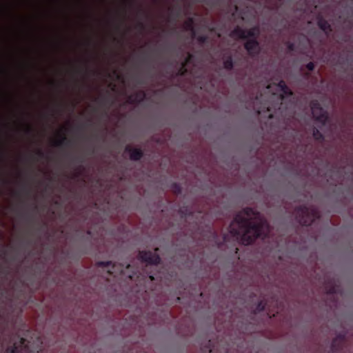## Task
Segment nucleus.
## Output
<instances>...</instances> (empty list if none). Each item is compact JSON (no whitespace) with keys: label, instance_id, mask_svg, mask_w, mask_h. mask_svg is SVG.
I'll return each instance as SVG.
<instances>
[{"label":"nucleus","instance_id":"f257e3e1","mask_svg":"<svg viewBox=\"0 0 353 353\" xmlns=\"http://www.w3.org/2000/svg\"><path fill=\"white\" fill-rule=\"evenodd\" d=\"M229 231L243 244L250 245L257 239L268 238L270 226L260 212L252 208H245L236 214Z\"/></svg>","mask_w":353,"mask_h":353},{"label":"nucleus","instance_id":"f03ea898","mask_svg":"<svg viewBox=\"0 0 353 353\" xmlns=\"http://www.w3.org/2000/svg\"><path fill=\"white\" fill-rule=\"evenodd\" d=\"M277 86L282 93L277 97V102L274 105H271L268 101L263 99L262 93H258L253 99L252 108L258 114L267 112H270V118H273L274 114L283 119L292 117L294 114V101L292 99L293 92L283 81H280Z\"/></svg>","mask_w":353,"mask_h":353},{"label":"nucleus","instance_id":"7ed1b4c3","mask_svg":"<svg viewBox=\"0 0 353 353\" xmlns=\"http://www.w3.org/2000/svg\"><path fill=\"white\" fill-rule=\"evenodd\" d=\"M296 221L302 225H310L320 217L319 210L313 207L300 205L294 210Z\"/></svg>","mask_w":353,"mask_h":353},{"label":"nucleus","instance_id":"20e7f679","mask_svg":"<svg viewBox=\"0 0 353 353\" xmlns=\"http://www.w3.org/2000/svg\"><path fill=\"white\" fill-rule=\"evenodd\" d=\"M260 29L259 26H255L250 29H245L237 26L230 33L231 38L234 39L248 40L243 44H260L256 38L259 34Z\"/></svg>","mask_w":353,"mask_h":353},{"label":"nucleus","instance_id":"39448f33","mask_svg":"<svg viewBox=\"0 0 353 353\" xmlns=\"http://www.w3.org/2000/svg\"><path fill=\"white\" fill-rule=\"evenodd\" d=\"M197 68L195 55L188 52L185 59L180 65L178 74L179 76L194 75Z\"/></svg>","mask_w":353,"mask_h":353},{"label":"nucleus","instance_id":"423d86ee","mask_svg":"<svg viewBox=\"0 0 353 353\" xmlns=\"http://www.w3.org/2000/svg\"><path fill=\"white\" fill-rule=\"evenodd\" d=\"M310 106L315 121L325 126L330 119L327 112L321 107L319 101L316 99L311 101Z\"/></svg>","mask_w":353,"mask_h":353},{"label":"nucleus","instance_id":"0eeeda50","mask_svg":"<svg viewBox=\"0 0 353 353\" xmlns=\"http://www.w3.org/2000/svg\"><path fill=\"white\" fill-rule=\"evenodd\" d=\"M97 265L99 268H108V272L110 275L113 274H125L127 270H129L131 268V265L130 264H116L113 263L111 261H98L97 263Z\"/></svg>","mask_w":353,"mask_h":353},{"label":"nucleus","instance_id":"6e6552de","mask_svg":"<svg viewBox=\"0 0 353 353\" xmlns=\"http://www.w3.org/2000/svg\"><path fill=\"white\" fill-rule=\"evenodd\" d=\"M159 248L154 249L155 252L151 251H139L138 257L142 261L150 265H159L161 262L160 256L157 254Z\"/></svg>","mask_w":353,"mask_h":353},{"label":"nucleus","instance_id":"1a4fd4ad","mask_svg":"<svg viewBox=\"0 0 353 353\" xmlns=\"http://www.w3.org/2000/svg\"><path fill=\"white\" fill-rule=\"evenodd\" d=\"M6 353H32L30 341L26 339L20 338L18 342L7 347Z\"/></svg>","mask_w":353,"mask_h":353},{"label":"nucleus","instance_id":"9d476101","mask_svg":"<svg viewBox=\"0 0 353 353\" xmlns=\"http://www.w3.org/2000/svg\"><path fill=\"white\" fill-rule=\"evenodd\" d=\"M347 343L344 333L339 334L332 341L331 351L332 353H342Z\"/></svg>","mask_w":353,"mask_h":353},{"label":"nucleus","instance_id":"9b49d317","mask_svg":"<svg viewBox=\"0 0 353 353\" xmlns=\"http://www.w3.org/2000/svg\"><path fill=\"white\" fill-rule=\"evenodd\" d=\"M125 152L130 154V159L132 161H139L143 156V152L140 148H133L130 145L125 148Z\"/></svg>","mask_w":353,"mask_h":353},{"label":"nucleus","instance_id":"f8f14e48","mask_svg":"<svg viewBox=\"0 0 353 353\" xmlns=\"http://www.w3.org/2000/svg\"><path fill=\"white\" fill-rule=\"evenodd\" d=\"M183 28L193 37L196 36V23L194 17H188L183 24Z\"/></svg>","mask_w":353,"mask_h":353},{"label":"nucleus","instance_id":"ddd939ff","mask_svg":"<svg viewBox=\"0 0 353 353\" xmlns=\"http://www.w3.org/2000/svg\"><path fill=\"white\" fill-rule=\"evenodd\" d=\"M148 17L147 12L142 8H139L136 14L137 26L140 29L145 28L144 19Z\"/></svg>","mask_w":353,"mask_h":353},{"label":"nucleus","instance_id":"4468645a","mask_svg":"<svg viewBox=\"0 0 353 353\" xmlns=\"http://www.w3.org/2000/svg\"><path fill=\"white\" fill-rule=\"evenodd\" d=\"M317 24L319 28L321 30H323L325 34H328L332 31L330 24L327 20H325L323 17H320L318 19Z\"/></svg>","mask_w":353,"mask_h":353},{"label":"nucleus","instance_id":"2eb2a0df","mask_svg":"<svg viewBox=\"0 0 353 353\" xmlns=\"http://www.w3.org/2000/svg\"><path fill=\"white\" fill-rule=\"evenodd\" d=\"M325 290L327 294H335L339 292V286L334 281H329L325 285Z\"/></svg>","mask_w":353,"mask_h":353},{"label":"nucleus","instance_id":"dca6fc26","mask_svg":"<svg viewBox=\"0 0 353 353\" xmlns=\"http://www.w3.org/2000/svg\"><path fill=\"white\" fill-rule=\"evenodd\" d=\"M72 143L70 139H68L64 134H59V139L56 140L54 143V146H70Z\"/></svg>","mask_w":353,"mask_h":353},{"label":"nucleus","instance_id":"f3484780","mask_svg":"<svg viewBox=\"0 0 353 353\" xmlns=\"http://www.w3.org/2000/svg\"><path fill=\"white\" fill-rule=\"evenodd\" d=\"M223 67L227 70H231L234 67V63L231 56H226L223 60Z\"/></svg>","mask_w":353,"mask_h":353},{"label":"nucleus","instance_id":"a211bd4d","mask_svg":"<svg viewBox=\"0 0 353 353\" xmlns=\"http://www.w3.org/2000/svg\"><path fill=\"white\" fill-rule=\"evenodd\" d=\"M312 137L316 141L320 142H323L325 140L323 134L316 128H313L312 129Z\"/></svg>","mask_w":353,"mask_h":353},{"label":"nucleus","instance_id":"6ab92c4d","mask_svg":"<svg viewBox=\"0 0 353 353\" xmlns=\"http://www.w3.org/2000/svg\"><path fill=\"white\" fill-rule=\"evenodd\" d=\"M0 44H81V43H0Z\"/></svg>","mask_w":353,"mask_h":353},{"label":"nucleus","instance_id":"aec40b11","mask_svg":"<svg viewBox=\"0 0 353 353\" xmlns=\"http://www.w3.org/2000/svg\"><path fill=\"white\" fill-rule=\"evenodd\" d=\"M267 305V303L265 299L259 301L255 307L254 313H258L265 310Z\"/></svg>","mask_w":353,"mask_h":353},{"label":"nucleus","instance_id":"412c9836","mask_svg":"<svg viewBox=\"0 0 353 353\" xmlns=\"http://www.w3.org/2000/svg\"><path fill=\"white\" fill-rule=\"evenodd\" d=\"M210 236L212 237V241L217 246L220 247L222 242L219 240L217 234L214 231H210Z\"/></svg>","mask_w":353,"mask_h":353},{"label":"nucleus","instance_id":"4be33fe9","mask_svg":"<svg viewBox=\"0 0 353 353\" xmlns=\"http://www.w3.org/2000/svg\"><path fill=\"white\" fill-rule=\"evenodd\" d=\"M68 46H0V47H67ZM78 47L79 46H74Z\"/></svg>","mask_w":353,"mask_h":353},{"label":"nucleus","instance_id":"5701e85b","mask_svg":"<svg viewBox=\"0 0 353 353\" xmlns=\"http://www.w3.org/2000/svg\"><path fill=\"white\" fill-rule=\"evenodd\" d=\"M17 25L20 28H26L30 26V22L28 20L21 19L17 22Z\"/></svg>","mask_w":353,"mask_h":353},{"label":"nucleus","instance_id":"b1692460","mask_svg":"<svg viewBox=\"0 0 353 353\" xmlns=\"http://www.w3.org/2000/svg\"><path fill=\"white\" fill-rule=\"evenodd\" d=\"M202 353H212L211 341H208V345L201 349Z\"/></svg>","mask_w":353,"mask_h":353},{"label":"nucleus","instance_id":"393cba45","mask_svg":"<svg viewBox=\"0 0 353 353\" xmlns=\"http://www.w3.org/2000/svg\"><path fill=\"white\" fill-rule=\"evenodd\" d=\"M248 53L251 54L254 50H260V46H243Z\"/></svg>","mask_w":353,"mask_h":353},{"label":"nucleus","instance_id":"a878e982","mask_svg":"<svg viewBox=\"0 0 353 353\" xmlns=\"http://www.w3.org/2000/svg\"><path fill=\"white\" fill-rule=\"evenodd\" d=\"M172 188H173L174 192L176 194H179L181 193L182 190H181V185L179 184H178L176 183H174L172 184Z\"/></svg>","mask_w":353,"mask_h":353},{"label":"nucleus","instance_id":"bb28decb","mask_svg":"<svg viewBox=\"0 0 353 353\" xmlns=\"http://www.w3.org/2000/svg\"><path fill=\"white\" fill-rule=\"evenodd\" d=\"M171 15L174 16L175 19L178 18L181 14V8H179L176 10H174L173 9L170 10Z\"/></svg>","mask_w":353,"mask_h":353},{"label":"nucleus","instance_id":"cd10ccee","mask_svg":"<svg viewBox=\"0 0 353 353\" xmlns=\"http://www.w3.org/2000/svg\"><path fill=\"white\" fill-rule=\"evenodd\" d=\"M121 21L117 19H110L108 21V25L110 26H119V23H121Z\"/></svg>","mask_w":353,"mask_h":353},{"label":"nucleus","instance_id":"c85d7f7f","mask_svg":"<svg viewBox=\"0 0 353 353\" xmlns=\"http://www.w3.org/2000/svg\"><path fill=\"white\" fill-rule=\"evenodd\" d=\"M314 67H315L314 63L313 62H311V61L305 65V68L309 71H312L314 69Z\"/></svg>","mask_w":353,"mask_h":353},{"label":"nucleus","instance_id":"c756f323","mask_svg":"<svg viewBox=\"0 0 353 353\" xmlns=\"http://www.w3.org/2000/svg\"><path fill=\"white\" fill-rule=\"evenodd\" d=\"M108 99L105 97H101L96 99V101L99 102L101 104H103L107 101Z\"/></svg>","mask_w":353,"mask_h":353},{"label":"nucleus","instance_id":"7c9ffc66","mask_svg":"<svg viewBox=\"0 0 353 353\" xmlns=\"http://www.w3.org/2000/svg\"><path fill=\"white\" fill-rule=\"evenodd\" d=\"M36 154L41 159H43V158L46 157L45 153L41 150H40V149L37 150Z\"/></svg>","mask_w":353,"mask_h":353},{"label":"nucleus","instance_id":"2f4dec72","mask_svg":"<svg viewBox=\"0 0 353 353\" xmlns=\"http://www.w3.org/2000/svg\"><path fill=\"white\" fill-rule=\"evenodd\" d=\"M33 129L30 125H26V133L30 134L32 132Z\"/></svg>","mask_w":353,"mask_h":353},{"label":"nucleus","instance_id":"473e14b6","mask_svg":"<svg viewBox=\"0 0 353 353\" xmlns=\"http://www.w3.org/2000/svg\"><path fill=\"white\" fill-rule=\"evenodd\" d=\"M181 213L182 214V216H187L190 215L192 214L191 212H189L188 210H181Z\"/></svg>","mask_w":353,"mask_h":353},{"label":"nucleus","instance_id":"72a5a7b5","mask_svg":"<svg viewBox=\"0 0 353 353\" xmlns=\"http://www.w3.org/2000/svg\"><path fill=\"white\" fill-rule=\"evenodd\" d=\"M81 168H82V165H79V170L77 172L75 176H79L80 175Z\"/></svg>","mask_w":353,"mask_h":353},{"label":"nucleus","instance_id":"f704fd0d","mask_svg":"<svg viewBox=\"0 0 353 353\" xmlns=\"http://www.w3.org/2000/svg\"><path fill=\"white\" fill-rule=\"evenodd\" d=\"M208 29L210 31L216 33V28L213 26H212V27H208Z\"/></svg>","mask_w":353,"mask_h":353},{"label":"nucleus","instance_id":"c9c22d12","mask_svg":"<svg viewBox=\"0 0 353 353\" xmlns=\"http://www.w3.org/2000/svg\"><path fill=\"white\" fill-rule=\"evenodd\" d=\"M205 39H206V37L205 36H201L199 37L200 41H202V42H204Z\"/></svg>","mask_w":353,"mask_h":353},{"label":"nucleus","instance_id":"e433bc0d","mask_svg":"<svg viewBox=\"0 0 353 353\" xmlns=\"http://www.w3.org/2000/svg\"><path fill=\"white\" fill-rule=\"evenodd\" d=\"M288 46V48H289V50H293L294 49V47H295L296 46L290 45V46Z\"/></svg>","mask_w":353,"mask_h":353},{"label":"nucleus","instance_id":"4c0bfd02","mask_svg":"<svg viewBox=\"0 0 353 353\" xmlns=\"http://www.w3.org/2000/svg\"><path fill=\"white\" fill-rule=\"evenodd\" d=\"M150 279L151 281H154V277L152 275L150 276Z\"/></svg>","mask_w":353,"mask_h":353},{"label":"nucleus","instance_id":"58836bf2","mask_svg":"<svg viewBox=\"0 0 353 353\" xmlns=\"http://www.w3.org/2000/svg\"><path fill=\"white\" fill-rule=\"evenodd\" d=\"M41 352H42L41 348H39V349L37 351V353H42Z\"/></svg>","mask_w":353,"mask_h":353},{"label":"nucleus","instance_id":"ea45409f","mask_svg":"<svg viewBox=\"0 0 353 353\" xmlns=\"http://www.w3.org/2000/svg\"><path fill=\"white\" fill-rule=\"evenodd\" d=\"M285 44L290 45V44H292V43H290V42H287V43H285Z\"/></svg>","mask_w":353,"mask_h":353},{"label":"nucleus","instance_id":"a19ab883","mask_svg":"<svg viewBox=\"0 0 353 353\" xmlns=\"http://www.w3.org/2000/svg\"><path fill=\"white\" fill-rule=\"evenodd\" d=\"M141 98H143L144 97V93H141Z\"/></svg>","mask_w":353,"mask_h":353},{"label":"nucleus","instance_id":"79ce46f5","mask_svg":"<svg viewBox=\"0 0 353 353\" xmlns=\"http://www.w3.org/2000/svg\"><path fill=\"white\" fill-rule=\"evenodd\" d=\"M225 239H226V236H225V235H224V236H223V241H225Z\"/></svg>","mask_w":353,"mask_h":353},{"label":"nucleus","instance_id":"37998d69","mask_svg":"<svg viewBox=\"0 0 353 353\" xmlns=\"http://www.w3.org/2000/svg\"><path fill=\"white\" fill-rule=\"evenodd\" d=\"M78 72H80L81 71V70L79 69L77 70Z\"/></svg>","mask_w":353,"mask_h":353},{"label":"nucleus","instance_id":"c03bdc74","mask_svg":"<svg viewBox=\"0 0 353 353\" xmlns=\"http://www.w3.org/2000/svg\"><path fill=\"white\" fill-rule=\"evenodd\" d=\"M129 277H130V279H132V275H129Z\"/></svg>","mask_w":353,"mask_h":353},{"label":"nucleus","instance_id":"a18cd8bd","mask_svg":"<svg viewBox=\"0 0 353 353\" xmlns=\"http://www.w3.org/2000/svg\"><path fill=\"white\" fill-rule=\"evenodd\" d=\"M141 47H143L144 46H143V45H141Z\"/></svg>","mask_w":353,"mask_h":353}]
</instances>
